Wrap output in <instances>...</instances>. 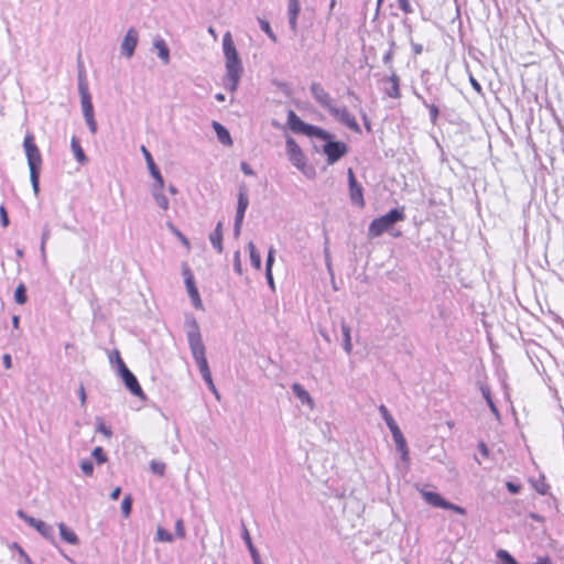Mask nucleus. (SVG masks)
I'll return each mask as SVG.
<instances>
[{
  "instance_id": "1",
  "label": "nucleus",
  "mask_w": 564,
  "mask_h": 564,
  "mask_svg": "<svg viewBox=\"0 0 564 564\" xmlns=\"http://www.w3.org/2000/svg\"><path fill=\"white\" fill-rule=\"evenodd\" d=\"M223 51L226 59V87L230 91H235L238 87L243 67L229 31L223 36Z\"/></svg>"
},
{
  "instance_id": "2",
  "label": "nucleus",
  "mask_w": 564,
  "mask_h": 564,
  "mask_svg": "<svg viewBox=\"0 0 564 564\" xmlns=\"http://www.w3.org/2000/svg\"><path fill=\"white\" fill-rule=\"evenodd\" d=\"M186 327V336L188 346L192 352L194 360L198 367V370L202 377H206L212 375L208 361L206 358V349L202 339V334L199 329V325L194 317L187 318L185 322Z\"/></svg>"
},
{
  "instance_id": "3",
  "label": "nucleus",
  "mask_w": 564,
  "mask_h": 564,
  "mask_svg": "<svg viewBox=\"0 0 564 564\" xmlns=\"http://www.w3.org/2000/svg\"><path fill=\"white\" fill-rule=\"evenodd\" d=\"M23 147L25 150L28 165L30 169V181L32 184V189L35 195L40 193V172L42 164V156L39 148L33 141L32 135H26L23 142Z\"/></svg>"
},
{
  "instance_id": "4",
  "label": "nucleus",
  "mask_w": 564,
  "mask_h": 564,
  "mask_svg": "<svg viewBox=\"0 0 564 564\" xmlns=\"http://www.w3.org/2000/svg\"><path fill=\"white\" fill-rule=\"evenodd\" d=\"M405 219L404 207L392 208L386 215L375 218L369 227L368 235L371 238L380 237L392 228L397 223Z\"/></svg>"
},
{
  "instance_id": "5",
  "label": "nucleus",
  "mask_w": 564,
  "mask_h": 564,
  "mask_svg": "<svg viewBox=\"0 0 564 564\" xmlns=\"http://www.w3.org/2000/svg\"><path fill=\"white\" fill-rule=\"evenodd\" d=\"M288 126L294 133H301L311 138H327L328 131L304 122L293 110L288 111Z\"/></svg>"
},
{
  "instance_id": "6",
  "label": "nucleus",
  "mask_w": 564,
  "mask_h": 564,
  "mask_svg": "<svg viewBox=\"0 0 564 564\" xmlns=\"http://www.w3.org/2000/svg\"><path fill=\"white\" fill-rule=\"evenodd\" d=\"M325 143L322 147L323 153L327 158V163L329 165L335 164L337 161H339L343 156H345L348 152V147L343 141L334 140V134L328 132L327 138H319Z\"/></svg>"
},
{
  "instance_id": "7",
  "label": "nucleus",
  "mask_w": 564,
  "mask_h": 564,
  "mask_svg": "<svg viewBox=\"0 0 564 564\" xmlns=\"http://www.w3.org/2000/svg\"><path fill=\"white\" fill-rule=\"evenodd\" d=\"M117 358H118V371L124 382L126 388L131 392V394L139 397L141 399H145V395L143 393L141 386L139 384L137 377L126 366V364L121 359L119 352H117Z\"/></svg>"
},
{
  "instance_id": "8",
  "label": "nucleus",
  "mask_w": 564,
  "mask_h": 564,
  "mask_svg": "<svg viewBox=\"0 0 564 564\" xmlns=\"http://www.w3.org/2000/svg\"><path fill=\"white\" fill-rule=\"evenodd\" d=\"M421 495H422L423 499L429 505H431L433 507L442 508V509H445V510H453V511H455L456 513H459V514H466V510L463 507L454 505V503L447 501L440 494H437L435 491H430V490L422 489L421 490Z\"/></svg>"
},
{
  "instance_id": "9",
  "label": "nucleus",
  "mask_w": 564,
  "mask_h": 564,
  "mask_svg": "<svg viewBox=\"0 0 564 564\" xmlns=\"http://www.w3.org/2000/svg\"><path fill=\"white\" fill-rule=\"evenodd\" d=\"M78 91L80 95V104L84 118L95 117L91 96L88 89L86 77L82 70L78 73Z\"/></svg>"
},
{
  "instance_id": "10",
  "label": "nucleus",
  "mask_w": 564,
  "mask_h": 564,
  "mask_svg": "<svg viewBox=\"0 0 564 564\" xmlns=\"http://www.w3.org/2000/svg\"><path fill=\"white\" fill-rule=\"evenodd\" d=\"M285 152L289 161L299 170L303 171L306 165V158L292 137H286L285 140Z\"/></svg>"
},
{
  "instance_id": "11",
  "label": "nucleus",
  "mask_w": 564,
  "mask_h": 564,
  "mask_svg": "<svg viewBox=\"0 0 564 564\" xmlns=\"http://www.w3.org/2000/svg\"><path fill=\"white\" fill-rule=\"evenodd\" d=\"M329 115H332L336 120H338L341 124L349 128L351 131L356 133H360L361 129L356 120V118L348 111L346 107H337L335 104L328 110Z\"/></svg>"
},
{
  "instance_id": "12",
  "label": "nucleus",
  "mask_w": 564,
  "mask_h": 564,
  "mask_svg": "<svg viewBox=\"0 0 564 564\" xmlns=\"http://www.w3.org/2000/svg\"><path fill=\"white\" fill-rule=\"evenodd\" d=\"M347 176L349 186V197L352 205L360 208L365 207L364 188L361 184L357 182L352 169H348Z\"/></svg>"
},
{
  "instance_id": "13",
  "label": "nucleus",
  "mask_w": 564,
  "mask_h": 564,
  "mask_svg": "<svg viewBox=\"0 0 564 564\" xmlns=\"http://www.w3.org/2000/svg\"><path fill=\"white\" fill-rule=\"evenodd\" d=\"M17 516L24 520L30 527L34 528L45 539H53L54 529L52 525L40 519L28 516L23 510H18Z\"/></svg>"
},
{
  "instance_id": "14",
  "label": "nucleus",
  "mask_w": 564,
  "mask_h": 564,
  "mask_svg": "<svg viewBox=\"0 0 564 564\" xmlns=\"http://www.w3.org/2000/svg\"><path fill=\"white\" fill-rule=\"evenodd\" d=\"M310 91L315 99V101L327 111L334 105V99L325 90L321 83L314 82L310 86Z\"/></svg>"
},
{
  "instance_id": "15",
  "label": "nucleus",
  "mask_w": 564,
  "mask_h": 564,
  "mask_svg": "<svg viewBox=\"0 0 564 564\" xmlns=\"http://www.w3.org/2000/svg\"><path fill=\"white\" fill-rule=\"evenodd\" d=\"M183 274L185 276V285H186L188 295L192 300L194 307L202 308L203 304H202V300L199 296V292L195 285L193 274H192L189 268L187 267V264H184V267H183Z\"/></svg>"
},
{
  "instance_id": "16",
  "label": "nucleus",
  "mask_w": 564,
  "mask_h": 564,
  "mask_svg": "<svg viewBox=\"0 0 564 564\" xmlns=\"http://www.w3.org/2000/svg\"><path fill=\"white\" fill-rule=\"evenodd\" d=\"M139 41V33L134 28H130L123 37V41L121 43V54L126 56L127 58H130L133 56L135 47L138 45Z\"/></svg>"
},
{
  "instance_id": "17",
  "label": "nucleus",
  "mask_w": 564,
  "mask_h": 564,
  "mask_svg": "<svg viewBox=\"0 0 564 564\" xmlns=\"http://www.w3.org/2000/svg\"><path fill=\"white\" fill-rule=\"evenodd\" d=\"M384 84H387L384 88V94L393 99H399L401 97L400 91V77L395 72H391L388 77L383 79Z\"/></svg>"
},
{
  "instance_id": "18",
  "label": "nucleus",
  "mask_w": 564,
  "mask_h": 564,
  "mask_svg": "<svg viewBox=\"0 0 564 564\" xmlns=\"http://www.w3.org/2000/svg\"><path fill=\"white\" fill-rule=\"evenodd\" d=\"M141 151L144 155V159L147 161V165H148V169L150 171V174L151 176L155 180V184H164V180H163V176L159 170V167L156 166L151 153L149 152V150L142 145L141 147Z\"/></svg>"
},
{
  "instance_id": "19",
  "label": "nucleus",
  "mask_w": 564,
  "mask_h": 564,
  "mask_svg": "<svg viewBox=\"0 0 564 564\" xmlns=\"http://www.w3.org/2000/svg\"><path fill=\"white\" fill-rule=\"evenodd\" d=\"M301 10L299 0H289L288 3V15H289V25L292 33L295 35L297 33V17Z\"/></svg>"
},
{
  "instance_id": "20",
  "label": "nucleus",
  "mask_w": 564,
  "mask_h": 564,
  "mask_svg": "<svg viewBox=\"0 0 564 564\" xmlns=\"http://www.w3.org/2000/svg\"><path fill=\"white\" fill-rule=\"evenodd\" d=\"M249 206V198L245 187H241L238 193V203H237V212L235 221L242 223L245 218L246 210Z\"/></svg>"
},
{
  "instance_id": "21",
  "label": "nucleus",
  "mask_w": 564,
  "mask_h": 564,
  "mask_svg": "<svg viewBox=\"0 0 564 564\" xmlns=\"http://www.w3.org/2000/svg\"><path fill=\"white\" fill-rule=\"evenodd\" d=\"M391 434H392L393 441L395 443V447H397L398 452H400V454H401V459L403 462H408L409 460V448L406 445L405 437L403 436L400 427L394 430L393 432H391Z\"/></svg>"
},
{
  "instance_id": "22",
  "label": "nucleus",
  "mask_w": 564,
  "mask_h": 564,
  "mask_svg": "<svg viewBox=\"0 0 564 564\" xmlns=\"http://www.w3.org/2000/svg\"><path fill=\"white\" fill-rule=\"evenodd\" d=\"M241 538L242 540L245 541L249 552H250V555L252 557V561H253V564H262L261 561H260V555H259V552L258 550L256 549V546L253 545L252 543V540H251V536H250V533L245 524L243 521H241Z\"/></svg>"
},
{
  "instance_id": "23",
  "label": "nucleus",
  "mask_w": 564,
  "mask_h": 564,
  "mask_svg": "<svg viewBox=\"0 0 564 564\" xmlns=\"http://www.w3.org/2000/svg\"><path fill=\"white\" fill-rule=\"evenodd\" d=\"M163 188H164V184H154L152 186V196L155 200V203L158 204V206L160 208H162L163 210H167L169 209V199L167 197L163 194Z\"/></svg>"
},
{
  "instance_id": "24",
  "label": "nucleus",
  "mask_w": 564,
  "mask_h": 564,
  "mask_svg": "<svg viewBox=\"0 0 564 564\" xmlns=\"http://www.w3.org/2000/svg\"><path fill=\"white\" fill-rule=\"evenodd\" d=\"M213 128L216 132L218 141L224 145H231L232 139L230 137V133L228 129L219 123L218 121H213Z\"/></svg>"
},
{
  "instance_id": "25",
  "label": "nucleus",
  "mask_w": 564,
  "mask_h": 564,
  "mask_svg": "<svg viewBox=\"0 0 564 564\" xmlns=\"http://www.w3.org/2000/svg\"><path fill=\"white\" fill-rule=\"evenodd\" d=\"M153 46L158 50V55L162 59L163 64L170 63V48L167 47L165 41L158 36L153 41Z\"/></svg>"
},
{
  "instance_id": "26",
  "label": "nucleus",
  "mask_w": 564,
  "mask_h": 564,
  "mask_svg": "<svg viewBox=\"0 0 564 564\" xmlns=\"http://www.w3.org/2000/svg\"><path fill=\"white\" fill-rule=\"evenodd\" d=\"M61 538L69 544L76 545L79 543V539L76 533L70 530L65 523L58 524Z\"/></svg>"
},
{
  "instance_id": "27",
  "label": "nucleus",
  "mask_w": 564,
  "mask_h": 564,
  "mask_svg": "<svg viewBox=\"0 0 564 564\" xmlns=\"http://www.w3.org/2000/svg\"><path fill=\"white\" fill-rule=\"evenodd\" d=\"M292 391L296 395L300 401L305 404H310L311 408L313 406V399L311 398L310 393L303 388L302 384L295 382L292 384Z\"/></svg>"
},
{
  "instance_id": "28",
  "label": "nucleus",
  "mask_w": 564,
  "mask_h": 564,
  "mask_svg": "<svg viewBox=\"0 0 564 564\" xmlns=\"http://www.w3.org/2000/svg\"><path fill=\"white\" fill-rule=\"evenodd\" d=\"M340 328H341V334H343V348L349 355L352 351L351 335H350L351 330H350L349 325L345 321H341Z\"/></svg>"
},
{
  "instance_id": "29",
  "label": "nucleus",
  "mask_w": 564,
  "mask_h": 564,
  "mask_svg": "<svg viewBox=\"0 0 564 564\" xmlns=\"http://www.w3.org/2000/svg\"><path fill=\"white\" fill-rule=\"evenodd\" d=\"M70 148H72L75 159L77 160L78 163H80V164L87 163L88 159L79 143V140L75 135L72 138Z\"/></svg>"
},
{
  "instance_id": "30",
  "label": "nucleus",
  "mask_w": 564,
  "mask_h": 564,
  "mask_svg": "<svg viewBox=\"0 0 564 564\" xmlns=\"http://www.w3.org/2000/svg\"><path fill=\"white\" fill-rule=\"evenodd\" d=\"M416 98L422 102L424 107H426L430 111V120L433 124L436 123L440 117L438 107L435 104H429L426 99H424L420 94L415 93Z\"/></svg>"
},
{
  "instance_id": "31",
  "label": "nucleus",
  "mask_w": 564,
  "mask_h": 564,
  "mask_svg": "<svg viewBox=\"0 0 564 564\" xmlns=\"http://www.w3.org/2000/svg\"><path fill=\"white\" fill-rule=\"evenodd\" d=\"M248 249H249V253H250V262H251V265L256 269V270H260L261 269V265H262V260H261V256L260 253L258 252L254 243L252 241H250L248 243Z\"/></svg>"
},
{
  "instance_id": "32",
  "label": "nucleus",
  "mask_w": 564,
  "mask_h": 564,
  "mask_svg": "<svg viewBox=\"0 0 564 564\" xmlns=\"http://www.w3.org/2000/svg\"><path fill=\"white\" fill-rule=\"evenodd\" d=\"M379 412L384 420L387 426L389 427L390 432H393L394 430L399 429L397 422L394 421L393 416L390 414L389 410L384 404H381L379 406Z\"/></svg>"
},
{
  "instance_id": "33",
  "label": "nucleus",
  "mask_w": 564,
  "mask_h": 564,
  "mask_svg": "<svg viewBox=\"0 0 564 564\" xmlns=\"http://www.w3.org/2000/svg\"><path fill=\"white\" fill-rule=\"evenodd\" d=\"M480 391H481V394L484 397V399L486 400L490 411L496 415V416H499V410L498 408L496 406L492 398H491V391H490V388L488 386H485L482 384L480 387Z\"/></svg>"
},
{
  "instance_id": "34",
  "label": "nucleus",
  "mask_w": 564,
  "mask_h": 564,
  "mask_svg": "<svg viewBox=\"0 0 564 564\" xmlns=\"http://www.w3.org/2000/svg\"><path fill=\"white\" fill-rule=\"evenodd\" d=\"M209 241H210L212 246L214 247V249L218 253H223V251H224L223 235H219L218 231H213L209 235Z\"/></svg>"
},
{
  "instance_id": "35",
  "label": "nucleus",
  "mask_w": 564,
  "mask_h": 564,
  "mask_svg": "<svg viewBox=\"0 0 564 564\" xmlns=\"http://www.w3.org/2000/svg\"><path fill=\"white\" fill-rule=\"evenodd\" d=\"M14 300L18 304H24L28 301L26 288L23 283L19 284L14 292Z\"/></svg>"
},
{
  "instance_id": "36",
  "label": "nucleus",
  "mask_w": 564,
  "mask_h": 564,
  "mask_svg": "<svg viewBox=\"0 0 564 564\" xmlns=\"http://www.w3.org/2000/svg\"><path fill=\"white\" fill-rule=\"evenodd\" d=\"M260 29L273 41L274 43L278 41L275 33L272 31L270 23L264 19H258Z\"/></svg>"
},
{
  "instance_id": "37",
  "label": "nucleus",
  "mask_w": 564,
  "mask_h": 564,
  "mask_svg": "<svg viewBox=\"0 0 564 564\" xmlns=\"http://www.w3.org/2000/svg\"><path fill=\"white\" fill-rule=\"evenodd\" d=\"M132 497L131 495H127L121 502V513L124 518H129L132 510Z\"/></svg>"
},
{
  "instance_id": "38",
  "label": "nucleus",
  "mask_w": 564,
  "mask_h": 564,
  "mask_svg": "<svg viewBox=\"0 0 564 564\" xmlns=\"http://www.w3.org/2000/svg\"><path fill=\"white\" fill-rule=\"evenodd\" d=\"M497 557L500 560L501 564H519L517 560L506 550H499L497 552Z\"/></svg>"
},
{
  "instance_id": "39",
  "label": "nucleus",
  "mask_w": 564,
  "mask_h": 564,
  "mask_svg": "<svg viewBox=\"0 0 564 564\" xmlns=\"http://www.w3.org/2000/svg\"><path fill=\"white\" fill-rule=\"evenodd\" d=\"M156 539H158V541H161V542H172L174 538L171 532L159 527L158 531H156Z\"/></svg>"
},
{
  "instance_id": "40",
  "label": "nucleus",
  "mask_w": 564,
  "mask_h": 564,
  "mask_svg": "<svg viewBox=\"0 0 564 564\" xmlns=\"http://www.w3.org/2000/svg\"><path fill=\"white\" fill-rule=\"evenodd\" d=\"M150 469L153 474L159 476H164L165 473V464L162 462L151 460Z\"/></svg>"
},
{
  "instance_id": "41",
  "label": "nucleus",
  "mask_w": 564,
  "mask_h": 564,
  "mask_svg": "<svg viewBox=\"0 0 564 564\" xmlns=\"http://www.w3.org/2000/svg\"><path fill=\"white\" fill-rule=\"evenodd\" d=\"M91 455L98 464H104L107 462V455L100 446L95 447Z\"/></svg>"
},
{
  "instance_id": "42",
  "label": "nucleus",
  "mask_w": 564,
  "mask_h": 564,
  "mask_svg": "<svg viewBox=\"0 0 564 564\" xmlns=\"http://www.w3.org/2000/svg\"><path fill=\"white\" fill-rule=\"evenodd\" d=\"M80 469L85 476H91L94 473V464L90 459H84L80 462Z\"/></svg>"
},
{
  "instance_id": "43",
  "label": "nucleus",
  "mask_w": 564,
  "mask_h": 564,
  "mask_svg": "<svg viewBox=\"0 0 564 564\" xmlns=\"http://www.w3.org/2000/svg\"><path fill=\"white\" fill-rule=\"evenodd\" d=\"M96 421H97V432L104 434L108 438L111 437L112 431L110 430V427L105 425V423L102 422V419L97 417Z\"/></svg>"
},
{
  "instance_id": "44",
  "label": "nucleus",
  "mask_w": 564,
  "mask_h": 564,
  "mask_svg": "<svg viewBox=\"0 0 564 564\" xmlns=\"http://www.w3.org/2000/svg\"><path fill=\"white\" fill-rule=\"evenodd\" d=\"M393 56H394V52L392 51H387L382 57V62L383 64L389 68L390 73L391 72H395L394 67H393Z\"/></svg>"
},
{
  "instance_id": "45",
  "label": "nucleus",
  "mask_w": 564,
  "mask_h": 564,
  "mask_svg": "<svg viewBox=\"0 0 564 564\" xmlns=\"http://www.w3.org/2000/svg\"><path fill=\"white\" fill-rule=\"evenodd\" d=\"M50 236H51V229H50L48 225H45L43 227L42 238H41V251H42V253L45 252V243L50 239Z\"/></svg>"
},
{
  "instance_id": "46",
  "label": "nucleus",
  "mask_w": 564,
  "mask_h": 564,
  "mask_svg": "<svg viewBox=\"0 0 564 564\" xmlns=\"http://www.w3.org/2000/svg\"><path fill=\"white\" fill-rule=\"evenodd\" d=\"M234 270L241 275L242 274V264L240 259V251L237 250L234 253Z\"/></svg>"
},
{
  "instance_id": "47",
  "label": "nucleus",
  "mask_w": 564,
  "mask_h": 564,
  "mask_svg": "<svg viewBox=\"0 0 564 564\" xmlns=\"http://www.w3.org/2000/svg\"><path fill=\"white\" fill-rule=\"evenodd\" d=\"M203 380L206 382V384H207L208 389H209V390L215 394V397H216L217 399H219L220 397H219V393H218V391H217V389H216V386H215V383H214V381H213V377H212V375H208V376H206V377H203Z\"/></svg>"
},
{
  "instance_id": "48",
  "label": "nucleus",
  "mask_w": 564,
  "mask_h": 564,
  "mask_svg": "<svg viewBox=\"0 0 564 564\" xmlns=\"http://www.w3.org/2000/svg\"><path fill=\"white\" fill-rule=\"evenodd\" d=\"M175 534L181 539L185 538V528L182 519H177L175 522Z\"/></svg>"
},
{
  "instance_id": "49",
  "label": "nucleus",
  "mask_w": 564,
  "mask_h": 564,
  "mask_svg": "<svg viewBox=\"0 0 564 564\" xmlns=\"http://www.w3.org/2000/svg\"><path fill=\"white\" fill-rule=\"evenodd\" d=\"M274 253H275V249L273 247H270L269 251H268V256H267V261H265V269H272L273 267V263H274Z\"/></svg>"
},
{
  "instance_id": "50",
  "label": "nucleus",
  "mask_w": 564,
  "mask_h": 564,
  "mask_svg": "<svg viewBox=\"0 0 564 564\" xmlns=\"http://www.w3.org/2000/svg\"><path fill=\"white\" fill-rule=\"evenodd\" d=\"M506 487H507L508 491L512 495H517L521 490V485L513 482V481H507Z\"/></svg>"
},
{
  "instance_id": "51",
  "label": "nucleus",
  "mask_w": 564,
  "mask_h": 564,
  "mask_svg": "<svg viewBox=\"0 0 564 564\" xmlns=\"http://www.w3.org/2000/svg\"><path fill=\"white\" fill-rule=\"evenodd\" d=\"M535 490L541 495H546L549 490V485L545 484L544 478L541 481H538L534 485Z\"/></svg>"
},
{
  "instance_id": "52",
  "label": "nucleus",
  "mask_w": 564,
  "mask_h": 564,
  "mask_svg": "<svg viewBox=\"0 0 564 564\" xmlns=\"http://www.w3.org/2000/svg\"><path fill=\"white\" fill-rule=\"evenodd\" d=\"M398 3H399V7L400 9L409 14V13H412L413 12V8L412 6L410 4V1L409 0H398Z\"/></svg>"
},
{
  "instance_id": "53",
  "label": "nucleus",
  "mask_w": 564,
  "mask_h": 564,
  "mask_svg": "<svg viewBox=\"0 0 564 564\" xmlns=\"http://www.w3.org/2000/svg\"><path fill=\"white\" fill-rule=\"evenodd\" d=\"M85 122L89 129V131L95 134L97 132V122L95 120V117L85 118Z\"/></svg>"
},
{
  "instance_id": "54",
  "label": "nucleus",
  "mask_w": 564,
  "mask_h": 564,
  "mask_svg": "<svg viewBox=\"0 0 564 564\" xmlns=\"http://www.w3.org/2000/svg\"><path fill=\"white\" fill-rule=\"evenodd\" d=\"M469 83L471 85V87L478 93V94H482V87L481 85L479 84V82L471 75L469 74Z\"/></svg>"
},
{
  "instance_id": "55",
  "label": "nucleus",
  "mask_w": 564,
  "mask_h": 564,
  "mask_svg": "<svg viewBox=\"0 0 564 564\" xmlns=\"http://www.w3.org/2000/svg\"><path fill=\"white\" fill-rule=\"evenodd\" d=\"M0 217L2 226L7 227L9 225V216L4 206H0Z\"/></svg>"
},
{
  "instance_id": "56",
  "label": "nucleus",
  "mask_w": 564,
  "mask_h": 564,
  "mask_svg": "<svg viewBox=\"0 0 564 564\" xmlns=\"http://www.w3.org/2000/svg\"><path fill=\"white\" fill-rule=\"evenodd\" d=\"M265 279H267V282L269 284V286L274 290V279H273V274H272V269H265Z\"/></svg>"
},
{
  "instance_id": "57",
  "label": "nucleus",
  "mask_w": 564,
  "mask_h": 564,
  "mask_svg": "<svg viewBox=\"0 0 564 564\" xmlns=\"http://www.w3.org/2000/svg\"><path fill=\"white\" fill-rule=\"evenodd\" d=\"M78 397H79V400H80V405L85 406V404H86V392H85V388H84L83 383L79 386Z\"/></svg>"
},
{
  "instance_id": "58",
  "label": "nucleus",
  "mask_w": 564,
  "mask_h": 564,
  "mask_svg": "<svg viewBox=\"0 0 564 564\" xmlns=\"http://www.w3.org/2000/svg\"><path fill=\"white\" fill-rule=\"evenodd\" d=\"M240 169L241 171L246 174V175H254V172L253 170L251 169V166L246 163V162H241L240 164Z\"/></svg>"
},
{
  "instance_id": "59",
  "label": "nucleus",
  "mask_w": 564,
  "mask_h": 564,
  "mask_svg": "<svg viewBox=\"0 0 564 564\" xmlns=\"http://www.w3.org/2000/svg\"><path fill=\"white\" fill-rule=\"evenodd\" d=\"M478 449L480 452V454L484 456V457H488L489 455V449L487 447V445L484 443V442H480L478 444Z\"/></svg>"
},
{
  "instance_id": "60",
  "label": "nucleus",
  "mask_w": 564,
  "mask_h": 564,
  "mask_svg": "<svg viewBox=\"0 0 564 564\" xmlns=\"http://www.w3.org/2000/svg\"><path fill=\"white\" fill-rule=\"evenodd\" d=\"M3 366L6 369H10L12 367V359L9 354H4L2 357Z\"/></svg>"
},
{
  "instance_id": "61",
  "label": "nucleus",
  "mask_w": 564,
  "mask_h": 564,
  "mask_svg": "<svg viewBox=\"0 0 564 564\" xmlns=\"http://www.w3.org/2000/svg\"><path fill=\"white\" fill-rule=\"evenodd\" d=\"M412 50L415 55H420L423 52V45L419 43L411 42Z\"/></svg>"
},
{
  "instance_id": "62",
  "label": "nucleus",
  "mask_w": 564,
  "mask_h": 564,
  "mask_svg": "<svg viewBox=\"0 0 564 564\" xmlns=\"http://www.w3.org/2000/svg\"><path fill=\"white\" fill-rule=\"evenodd\" d=\"M241 226H242V223H237L235 221L234 224V236L236 238H238L240 236V232H241Z\"/></svg>"
},
{
  "instance_id": "63",
  "label": "nucleus",
  "mask_w": 564,
  "mask_h": 564,
  "mask_svg": "<svg viewBox=\"0 0 564 564\" xmlns=\"http://www.w3.org/2000/svg\"><path fill=\"white\" fill-rule=\"evenodd\" d=\"M120 494H121V488H120V487H117V488H115V489L112 490V492L110 494V498H111L112 500H117V499H119Z\"/></svg>"
},
{
  "instance_id": "64",
  "label": "nucleus",
  "mask_w": 564,
  "mask_h": 564,
  "mask_svg": "<svg viewBox=\"0 0 564 564\" xmlns=\"http://www.w3.org/2000/svg\"><path fill=\"white\" fill-rule=\"evenodd\" d=\"M534 564H552L549 556L540 557Z\"/></svg>"
}]
</instances>
